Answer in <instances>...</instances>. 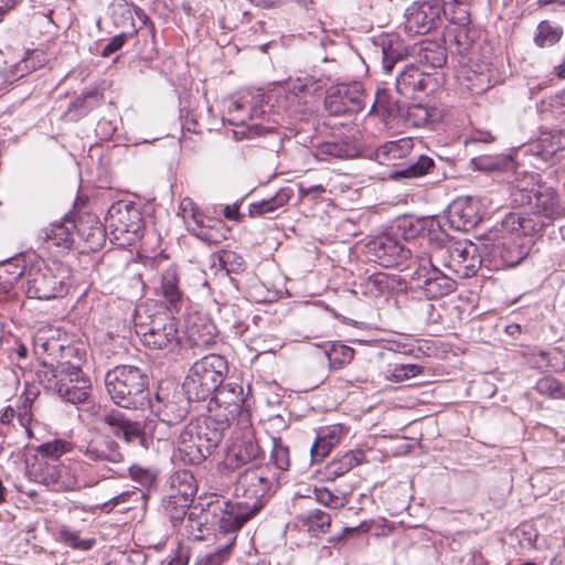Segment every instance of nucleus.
Wrapping results in <instances>:
<instances>
[{
    "instance_id": "obj_1",
    "label": "nucleus",
    "mask_w": 565,
    "mask_h": 565,
    "mask_svg": "<svg viewBox=\"0 0 565 565\" xmlns=\"http://www.w3.org/2000/svg\"><path fill=\"white\" fill-rule=\"evenodd\" d=\"M273 484L268 466L253 465L239 473L235 487V500L223 501L220 512H214L218 533H236L263 508L264 498Z\"/></svg>"
},
{
    "instance_id": "obj_2",
    "label": "nucleus",
    "mask_w": 565,
    "mask_h": 565,
    "mask_svg": "<svg viewBox=\"0 0 565 565\" xmlns=\"http://www.w3.org/2000/svg\"><path fill=\"white\" fill-rule=\"evenodd\" d=\"M67 451L70 444L61 439L39 445L33 461L28 467L30 478L55 492L81 488L75 465L61 460V456Z\"/></svg>"
},
{
    "instance_id": "obj_3",
    "label": "nucleus",
    "mask_w": 565,
    "mask_h": 565,
    "mask_svg": "<svg viewBox=\"0 0 565 565\" xmlns=\"http://www.w3.org/2000/svg\"><path fill=\"white\" fill-rule=\"evenodd\" d=\"M227 419L198 417L180 431L175 445L178 456L185 465H200L220 446L227 430Z\"/></svg>"
},
{
    "instance_id": "obj_4",
    "label": "nucleus",
    "mask_w": 565,
    "mask_h": 565,
    "mask_svg": "<svg viewBox=\"0 0 565 565\" xmlns=\"http://www.w3.org/2000/svg\"><path fill=\"white\" fill-rule=\"evenodd\" d=\"M525 213H509L503 222V227L518 235L532 236L543 233L557 218L565 215L558 193L553 188L539 185L532 203Z\"/></svg>"
},
{
    "instance_id": "obj_5",
    "label": "nucleus",
    "mask_w": 565,
    "mask_h": 565,
    "mask_svg": "<svg viewBox=\"0 0 565 565\" xmlns=\"http://www.w3.org/2000/svg\"><path fill=\"white\" fill-rule=\"evenodd\" d=\"M439 266L458 278L475 276L483 264L482 237L477 242L429 237L427 252Z\"/></svg>"
},
{
    "instance_id": "obj_6",
    "label": "nucleus",
    "mask_w": 565,
    "mask_h": 565,
    "mask_svg": "<svg viewBox=\"0 0 565 565\" xmlns=\"http://www.w3.org/2000/svg\"><path fill=\"white\" fill-rule=\"evenodd\" d=\"M105 386L120 408L141 409L149 403V377L134 365H117L105 374Z\"/></svg>"
},
{
    "instance_id": "obj_7",
    "label": "nucleus",
    "mask_w": 565,
    "mask_h": 565,
    "mask_svg": "<svg viewBox=\"0 0 565 565\" xmlns=\"http://www.w3.org/2000/svg\"><path fill=\"white\" fill-rule=\"evenodd\" d=\"M227 372V361L222 355L207 354L190 367L183 387L193 401H207L221 386Z\"/></svg>"
},
{
    "instance_id": "obj_8",
    "label": "nucleus",
    "mask_w": 565,
    "mask_h": 565,
    "mask_svg": "<svg viewBox=\"0 0 565 565\" xmlns=\"http://www.w3.org/2000/svg\"><path fill=\"white\" fill-rule=\"evenodd\" d=\"M135 332L141 343L152 350L178 345L179 330L174 319L166 311L149 315L138 308L135 315Z\"/></svg>"
},
{
    "instance_id": "obj_9",
    "label": "nucleus",
    "mask_w": 565,
    "mask_h": 565,
    "mask_svg": "<svg viewBox=\"0 0 565 565\" xmlns=\"http://www.w3.org/2000/svg\"><path fill=\"white\" fill-rule=\"evenodd\" d=\"M47 387L53 390L63 401L81 404L87 401L92 392V383L84 374L78 362H58L51 370Z\"/></svg>"
},
{
    "instance_id": "obj_10",
    "label": "nucleus",
    "mask_w": 565,
    "mask_h": 565,
    "mask_svg": "<svg viewBox=\"0 0 565 565\" xmlns=\"http://www.w3.org/2000/svg\"><path fill=\"white\" fill-rule=\"evenodd\" d=\"M483 264L493 270L515 267L521 264L530 253V246L520 243L512 236H484Z\"/></svg>"
},
{
    "instance_id": "obj_11",
    "label": "nucleus",
    "mask_w": 565,
    "mask_h": 565,
    "mask_svg": "<svg viewBox=\"0 0 565 565\" xmlns=\"http://www.w3.org/2000/svg\"><path fill=\"white\" fill-rule=\"evenodd\" d=\"M417 268L412 275V280L417 282L423 294L428 299H438L451 294L456 289L455 279L441 273L439 264L427 252L415 255Z\"/></svg>"
},
{
    "instance_id": "obj_12",
    "label": "nucleus",
    "mask_w": 565,
    "mask_h": 565,
    "mask_svg": "<svg viewBox=\"0 0 565 565\" xmlns=\"http://www.w3.org/2000/svg\"><path fill=\"white\" fill-rule=\"evenodd\" d=\"M191 401L193 398L189 397L183 386H174L172 390L160 386L154 399L149 398L147 406L162 424L174 426L185 419Z\"/></svg>"
},
{
    "instance_id": "obj_13",
    "label": "nucleus",
    "mask_w": 565,
    "mask_h": 565,
    "mask_svg": "<svg viewBox=\"0 0 565 565\" xmlns=\"http://www.w3.org/2000/svg\"><path fill=\"white\" fill-rule=\"evenodd\" d=\"M366 98L360 82L340 83L327 89L324 108L332 116L352 115L365 107Z\"/></svg>"
},
{
    "instance_id": "obj_14",
    "label": "nucleus",
    "mask_w": 565,
    "mask_h": 565,
    "mask_svg": "<svg viewBox=\"0 0 565 565\" xmlns=\"http://www.w3.org/2000/svg\"><path fill=\"white\" fill-rule=\"evenodd\" d=\"M210 416L214 418L227 419V428L230 423L236 417H247L246 401L243 386L236 383H227L218 386L209 398Z\"/></svg>"
},
{
    "instance_id": "obj_15",
    "label": "nucleus",
    "mask_w": 565,
    "mask_h": 565,
    "mask_svg": "<svg viewBox=\"0 0 565 565\" xmlns=\"http://www.w3.org/2000/svg\"><path fill=\"white\" fill-rule=\"evenodd\" d=\"M106 224L115 239L131 244L142 236L143 221L135 205L122 202L113 204L108 210Z\"/></svg>"
},
{
    "instance_id": "obj_16",
    "label": "nucleus",
    "mask_w": 565,
    "mask_h": 565,
    "mask_svg": "<svg viewBox=\"0 0 565 565\" xmlns=\"http://www.w3.org/2000/svg\"><path fill=\"white\" fill-rule=\"evenodd\" d=\"M64 292L66 286L62 277H58L44 260L31 265L26 274V294L30 298L49 300Z\"/></svg>"
},
{
    "instance_id": "obj_17",
    "label": "nucleus",
    "mask_w": 565,
    "mask_h": 565,
    "mask_svg": "<svg viewBox=\"0 0 565 565\" xmlns=\"http://www.w3.org/2000/svg\"><path fill=\"white\" fill-rule=\"evenodd\" d=\"M188 231L209 244H218L227 238L230 228L221 218L209 217L194 209L192 201L181 204Z\"/></svg>"
},
{
    "instance_id": "obj_18",
    "label": "nucleus",
    "mask_w": 565,
    "mask_h": 565,
    "mask_svg": "<svg viewBox=\"0 0 565 565\" xmlns=\"http://www.w3.org/2000/svg\"><path fill=\"white\" fill-rule=\"evenodd\" d=\"M367 257L383 267L403 264L412 256V249L392 235H383L365 245Z\"/></svg>"
},
{
    "instance_id": "obj_19",
    "label": "nucleus",
    "mask_w": 565,
    "mask_h": 565,
    "mask_svg": "<svg viewBox=\"0 0 565 565\" xmlns=\"http://www.w3.org/2000/svg\"><path fill=\"white\" fill-rule=\"evenodd\" d=\"M444 12L440 2L422 1L411 6L405 14L404 29L411 35L426 34L437 28Z\"/></svg>"
},
{
    "instance_id": "obj_20",
    "label": "nucleus",
    "mask_w": 565,
    "mask_h": 565,
    "mask_svg": "<svg viewBox=\"0 0 565 565\" xmlns=\"http://www.w3.org/2000/svg\"><path fill=\"white\" fill-rule=\"evenodd\" d=\"M102 423L107 426L114 436L125 443L139 441L143 445L145 431L141 423L131 419L124 412L117 408L106 409L102 415Z\"/></svg>"
},
{
    "instance_id": "obj_21",
    "label": "nucleus",
    "mask_w": 565,
    "mask_h": 565,
    "mask_svg": "<svg viewBox=\"0 0 565 565\" xmlns=\"http://www.w3.org/2000/svg\"><path fill=\"white\" fill-rule=\"evenodd\" d=\"M263 454L262 448L252 431H246L230 447L223 461V469L230 472L256 460Z\"/></svg>"
},
{
    "instance_id": "obj_22",
    "label": "nucleus",
    "mask_w": 565,
    "mask_h": 565,
    "mask_svg": "<svg viewBox=\"0 0 565 565\" xmlns=\"http://www.w3.org/2000/svg\"><path fill=\"white\" fill-rule=\"evenodd\" d=\"M446 218L451 228L470 231L481 221L480 203L472 198L457 199L449 204Z\"/></svg>"
},
{
    "instance_id": "obj_23",
    "label": "nucleus",
    "mask_w": 565,
    "mask_h": 565,
    "mask_svg": "<svg viewBox=\"0 0 565 565\" xmlns=\"http://www.w3.org/2000/svg\"><path fill=\"white\" fill-rule=\"evenodd\" d=\"M75 217L66 214L61 221L50 224L41 231V237L49 247H56L60 252L70 250L74 244Z\"/></svg>"
},
{
    "instance_id": "obj_24",
    "label": "nucleus",
    "mask_w": 565,
    "mask_h": 565,
    "mask_svg": "<svg viewBox=\"0 0 565 565\" xmlns=\"http://www.w3.org/2000/svg\"><path fill=\"white\" fill-rule=\"evenodd\" d=\"M510 171H512V178L509 181L512 203L515 206H524L527 203H532L537 189L535 186L539 174L527 172L526 170H519L515 166Z\"/></svg>"
},
{
    "instance_id": "obj_25",
    "label": "nucleus",
    "mask_w": 565,
    "mask_h": 565,
    "mask_svg": "<svg viewBox=\"0 0 565 565\" xmlns=\"http://www.w3.org/2000/svg\"><path fill=\"white\" fill-rule=\"evenodd\" d=\"M444 110L435 106L413 104L404 106L399 119L416 128H434L444 119Z\"/></svg>"
},
{
    "instance_id": "obj_26",
    "label": "nucleus",
    "mask_w": 565,
    "mask_h": 565,
    "mask_svg": "<svg viewBox=\"0 0 565 565\" xmlns=\"http://www.w3.org/2000/svg\"><path fill=\"white\" fill-rule=\"evenodd\" d=\"M217 333L214 322L205 316L195 315L188 320L186 334L193 348L211 347L216 342Z\"/></svg>"
},
{
    "instance_id": "obj_27",
    "label": "nucleus",
    "mask_w": 565,
    "mask_h": 565,
    "mask_svg": "<svg viewBox=\"0 0 565 565\" xmlns=\"http://www.w3.org/2000/svg\"><path fill=\"white\" fill-rule=\"evenodd\" d=\"M84 454L93 461H108L113 463L124 461V455L120 451L118 443L108 436L90 440Z\"/></svg>"
},
{
    "instance_id": "obj_28",
    "label": "nucleus",
    "mask_w": 565,
    "mask_h": 565,
    "mask_svg": "<svg viewBox=\"0 0 565 565\" xmlns=\"http://www.w3.org/2000/svg\"><path fill=\"white\" fill-rule=\"evenodd\" d=\"M412 138H402L395 141H387L379 146L371 154V159L380 164L396 166V161L406 158L413 149Z\"/></svg>"
},
{
    "instance_id": "obj_29",
    "label": "nucleus",
    "mask_w": 565,
    "mask_h": 565,
    "mask_svg": "<svg viewBox=\"0 0 565 565\" xmlns=\"http://www.w3.org/2000/svg\"><path fill=\"white\" fill-rule=\"evenodd\" d=\"M195 493L196 482L191 471L178 470L169 477L164 495L192 502Z\"/></svg>"
},
{
    "instance_id": "obj_30",
    "label": "nucleus",
    "mask_w": 565,
    "mask_h": 565,
    "mask_svg": "<svg viewBox=\"0 0 565 565\" xmlns=\"http://www.w3.org/2000/svg\"><path fill=\"white\" fill-rule=\"evenodd\" d=\"M460 10L462 11V15L458 18L459 25L448 32L447 41L452 53L467 55L473 47L475 38L466 25V23L469 22L467 9Z\"/></svg>"
},
{
    "instance_id": "obj_31",
    "label": "nucleus",
    "mask_w": 565,
    "mask_h": 565,
    "mask_svg": "<svg viewBox=\"0 0 565 565\" xmlns=\"http://www.w3.org/2000/svg\"><path fill=\"white\" fill-rule=\"evenodd\" d=\"M77 235L89 244L90 248H97L104 241V228L98 217L94 214L78 215L75 218Z\"/></svg>"
},
{
    "instance_id": "obj_32",
    "label": "nucleus",
    "mask_w": 565,
    "mask_h": 565,
    "mask_svg": "<svg viewBox=\"0 0 565 565\" xmlns=\"http://www.w3.org/2000/svg\"><path fill=\"white\" fill-rule=\"evenodd\" d=\"M395 87L399 95L412 96L415 92L426 89L427 78L418 67L407 65L396 77Z\"/></svg>"
},
{
    "instance_id": "obj_33",
    "label": "nucleus",
    "mask_w": 565,
    "mask_h": 565,
    "mask_svg": "<svg viewBox=\"0 0 565 565\" xmlns=\"http://www.w3.org/2000/svg\"><path fill=\"white\" fill-rule=\"evenodd\" d=\"M359 153L358 148L350 141H326L317 146L315 156L320 161L331 159H352Z\"/></svg>"
},
{
    "instance_id": "obj_34",
    "label": "nucleus",
    "mask_w": 565,
    "mask_h": 565,
    "mask_svg": "<svg viewBox=\"0 0 565 565\" xmlns=\"http://www.w3.org/2000/svg\"><path fill=\"white\" fill-rule=\"evenodd\" d=\"M292 195V189L288 186L281 188L274 196L250 203L248 209L249 215L253 217L268 216L271 218V214H274L278 209L284 207Z\"/></svg>"
},
{
    "instance_id": "obj_35",
    "label": "nucleus",
    "mask_w": 565,
    "mask_h": 565,
    "mask_svg": "<svg viewBox=\"0 0 565 565\" xmlns=\"http://www.w3.org/2000/svg\"><path fill=\"white\" fill-rule=\"evenodd\" d=\"M25 265L21 258H11L0 264V294H8L22 277Z\"/></svg>"
},
{
    "instance_id": "obj_36",
    "label": "nucleus",
    "mask_w": 565,
    "mask_h": 565,
    "mask_svg": "<svg viewBox=\"0 0 565 565\" xmlns=\"http://www.w3.org/2000/svg\"><path fill=\"white\" fill-rule=\"evenodd\" d=\"M563 28L550 20L541 21L534 32L533 42L537 47L545 49L557 44L563 38Z\"/></svg>"
},
{
    "instance_id": "obj_37",
    "label": "nucleus",
    "mask_w": 565,
    "mask_h": 565,
    "mask_svg": "<svg viewBox=\"0 0 565 565\" xmlns=\"http://www.w3.org/2000/svg\"><path fill=\"white\" fill-rule=\"evenodd\" d=\"M403 108L404 106L395 100L386 89H377L370 114H382L385 119L399 118Z\"/></svg>"
},
{
    "instance_id": "obj_38",
    "label": "nucleus",
    "mask_w": 565,
    "mask_h": 565,
    "mask_svg": "<svg viewBox=\"0 0 565 565\" xmlns=\"http://www.w3.org/2000/svg\"><path fill=\"white\" fill-rule=\"evenodd\" d=\"M364 457L365 455L362 450L348 451L327 465V473L334 478L341 477L359 466L364 460Z\"/></svg>"
},
{
    "instance_id": "obj_39",
    "label": "nucleus",
    "mask_w": 565,
    "mask_h": 565,
    "mask_svg": "<svg viewBox=\"0 0 565 565\" xmlns=\"http://www.w3.org/2000/svg\"><path fill=\"white\" fill-rule=\"evenodd\" d=\"M435 162L434 160L425 154H420L416 160H408L404 168L394 170L392 172V178L401 179V178H419L428 174L431 169H434Z\"/></svg>"
},
{
    "instance_id": "obj_40",
    "label": "nucleus",
    "mask_w": 565,
    "mask_h": 565,
    "mask_svg": "<svg viewBox=\"0 0 565 565\" xmlns=\"http://www.w3.org/2000/svg\"><path fill=\"white\" fill-rule=\"evenodd\" d=\"M160 292L170 308L175 309L181 301L182 292L179 289V279L175 269L168 268L161 277Z\"/></svg>"
},
{
    "instance_id": "obj_41",
    "label": "nucleus",
    "mask_w": 565,
    "mask_h": 565,
    "mask_svg": "<svg viewBox=\"0 0 565 565\" xmlns=\"http://www.w3.org/2000/svg\"><path fill=\"white\" fill-rule=\"evenodd\" d=\"M514 163L513 159L507 156H480L471 160V164L476 170L486 172H509L511 169H514Z\"/></svg>"
},
{
    "instance_id": "obj_42",
    "label": "nucleus",
    "mask_w": 565,
    "mask_h": 565,
    "mask_svg": "<svg viewBox=\"0 0 565 565\" xmlns=\"http://www.w3.org/2000/svg\"><path fill=\"white\" fill-rule=\"evenodd\" d=\"M308 531L318 536L320 533H327L331 526V515L320 509L310 510L299 516Z\"/></svg>"
},
{
    "instance_id": "obj_43",
    "label": "nucleus",
    "mask_w": 565,
    "mask_h": 565,
    "mask_svg": "<svg viewBox=\"0 0 565 565\" xmlns=\"http://www.w3.org/2000/svg\"><path fill=\"white\" fill-rule=\"evenodd\" d=\"M383 68L390 73L397 62L404 61L408 56V50L399 40H388L383 43Z\"/></svg>"
},
{
    "instance_id": "obj_44",
    "label": "nucleus",
    "mask_w": 565,
    "mask_h": 565,
    "mask_svg": "<svg viewBox=\"0 0 565 565\" xmlns=\"http://www.w3.org/2000/svg\"><path fill=\"white\" fill-rule=\"evenodd\" d=\"M324 354L331 369L339 370L349 364L354 356V350L342 343H330L324 349Z\"/></svg>"
},
{
    "instance_id": "obj_45",
    "label": "nucleus",
    "mask_w": 565,
    "mask_h": 565,
    "mask_svg": "<svg viewBox=\"0 0 565 565\" xmlns=\"http://www.w3.org/2000/svg\"><path fill=\"white\" fill-rule=\"evenodd\" d=\"M190 504L191 501L182 499H170L167 495H163L161 502L164 514L170 519L174 526L184 520Z\"/></svg>"
},
{
    "instance_id": "obj_46",
    "label": "nucleus",
    "mask_w": 565,
    "mask_h": 565,
    "mask_svg": "<svg viewBox=\"0 0 565 565\" xmlns=\"http://www.w3.org/2000/svg\"><path fill=\"white\" fill-rule=\"evenodd\" d=\"M230 537L224 545L217 547L215 551L207 553L195 562V565H223L232 553V546L236 541L235 533H228Z\"/></svg>"
},
{
    "instance_id": "obj_47",
    "label": "nucleus",
    "mask_w": 565,
    "mask_h": 565,
    "mask_svg": "<svg viewBox=\"0 0 565 565\" xmlns=\"http://www.w3.org/2000/svg\"><path fill=\"white\" fill-rule=\"evenodd\" d=\"M420 61L431 67H441L447 60L445 49L437 43L423 44L419 52Z\"/></svg>"
},
{
    "instance_id": "obj_48",
    "label": "nucleus",
    "mask_w": 565,
    "mask_h": 565,
    "mask_svg": "<svg viewBox=\"0 0 565 565\" xmlns=\"http://www.w3.org/2000/svg\"><path fill=\"white\" fill-rule=\"evenodd\" d=\"M273 448L270 460L275 467L281 471H286L290 467L289 447L285 445L279 437H273Z\"/></svg>"
},
{
    "instance_id": "obj_49",
    "label": "nucleus",
    "mask_w": 565,
    "mask_h": 565,
    "mask_svg": "<svg viewBox=\"0 0 565 565\" xmlns=\"http://www.w3.org/2000/svg\"><path fill=\"white\" fill-rule=\"evenodd\" d=\"M534 390L541 394L552 398H565V384H562L552 376L540 379Z\"/></svg>"
},
{
    "instance_id": "obj_50",
    "label": "nucleus",
    "mask_w": 565,
    "mask_h": 565,
    "mask_svg": "<svg viewBox=\"0 0 565 565\" xmlns=\"http://www.w3.org/2000/svg\"><path fill=\"white\" fill-rule=\"evenodd\" d=\"M217 260L220 267L226 274H237L244 270L245 262L244 258L233 250H222L217 254Z\"/></svg>"
},
{
    "instance_id": "obj_51",
    "label": "nucleus",
    "mask_w": 565,
    "mask_h": 565,
    "mask_svg": "<svg viewBox=\"0 0 565 565\" xmlns=\"http://www.w3.org/2000/svg\"><path fill=\"white\" fill-rule=\"evenodd\" d=\"M313 494H315V499L319 503H321L328 508L341 509L348 503V500L345 498L335 495L333 492H331L327 488H315Z\"/></svg>"
},
{
    "instance_id": "obj_52",
    "label": "nucleus",
    "mask_w": 565,
    "mask_h": 565,
    "mask_svg": "<svg viewBox=\"0 0 565 565\" xmlns=\"http://www.w3.org/2000/svg\"><path fill=\"white\" fill-rule=\"evenodd\" d=\"M60 539L68 546L73 548H79L83 551H87L92 548L94 541L92 540H81L78 534L74 531H71L67 527H63L60 530Z\"/></svg>"
},
{
    "instance_id": "obj_53",
    "label": "nucleus",
    "mask_w": 565,
    "mask_h": 565,
    "mask_svg": "<svg viewBox=\"0 0 565 565\" xmlns=\"http://www.w3.org/2000/svg\"><path fill=\"white\" fill-rule=\"evenodd\" d=\"M32 72H34V66L26 65L21 60L18 63L11 65L10 68L4 70L2 76L7 83L12 84L13 82L24 77Z\"/></svg>"
},
{
    "instance_id": "obj_54",
    "label": "nucleus",
    "mask_w": 565,
    "mask_h": 565,
    "mask_svg": "<svg viewBox=\"0 0 565 565\" xmlns=\"http://www.w3.org/2000/svg\"><path fill=\"white\" fill-rule=\"evenodd\" d=\"M423 366L417 364H396L392 376L396 382H403L423 373Z\"/></svg>"
},
{
    "instance_id": "obj_55",
    "label": "nucleus",
    "mask_w": 565,
    "mask_h": 565,
    "mask_svg": "<svg viewBox=\"0 0 565 565\" xmlns=\"http://www.w3.org/2000/svg\"><path fill=\"white\" fill-rule=\"evenodd\" d=\"M334 446L331 445V441L326 440L319 434L310 447V455L312 462H319L323 458H326Z\"/></svg>"
},
{
    "instance_id": "obj_56",
    "label": "nucleus",
    "mask_w": 565,
    "mask_h": 565,
    "mask_svg": "<svg viewBox=\"0 0 565 565\" xmlns=\"http://www.w3.org/2000/svg\"><path fill=\"white\" fill-rule=\"evenodd\" d=\"M546 359L548 366L555 371L561 372L565 370V354L558 349H553L543 354Z\"/></svg>"
},
{
    "instance_id": "obj_57",
    "label": "nucleus",
    "mask_w": 565,
    "mask_h": 565,
    "mask_svg": "<svg viewBox=\"0 0 565 565\" xmlns=\"http://www.w3.org/2000/svg\"><path fill=\"white\" fill-rule=\"evenodd\" d=\"M127 41V34L120 33L115 35L100 51L103 57H108L115 52L119 51Z\"/></svg>"
},
{
    "instance_id": "obj_58",
    "label": "nucleus",
    "mask_w": 565,
    "mask_h": 565,
    "mask_svg": "<svg viewBox=\"0 0 565 565\" xmlns=\"http://www.w3.org/2000/svg\"><path fill=\"white\" fill-rule=\"evenodd\" d=\"M553 139L555 136L551 137H542L537 147L541 148V154L546 159L547 157H553L562 149L561 145H554Z\"/></svg>"
},
{
    "instance_id": "obj_59",
    "label": "nucleus",
    "mask_w": 565,
    "mask_h": 565,
    "mask_svg": "<svg viewBox=\"0 0 565 565\" xmlns=\"http://www.w3.org/2000/svg\"><path fill=\"white\" fill-rule=\"evenodd\" d=\"M188 531L189 533H191L192 535H194L198 540H202L204 534H203V523L201 521H198L195 519V513L194 511H190L189 514H188Z\"/></svg>"
},
{
    "instance_id": "obj_60",
    "label": "nucleus",
    "mask_w": 565,
    "mask_h": 565,
    "mask_svg": "<svg viewBox=\"0 0 565 565\" xmlns=\"http://www.w3.org/2000/svg\"><path fill=\"white\" fill-rule=\"evenodd\" d=\"M17 419L19 424L25 429L28 435H31L30 423L32 420V414L30 406L28 405V399L24 401L23 407L17 414Z\"/></svg>"
},
{
    "instance_id": "obj_61",
    "label": "nucleus",
    "mask_w": 565,
    "mask_h": 565,
    "mask_svg": "<svg viewBox=\"0 0 565 565\" xmlns=\"http://www.w3.org/2000/svg\"><path fill=\"white\" fill-rule=\"evenodd\" d=\"M23 63L26 65L34 66V71L40 68L45 63V56L41 51H32L28 52L26 55L22 58Z\"/></svg>"
},
{
    "instance_id": "obj_62",
    "label": "nucleus",
    "mask_w": 565,
    "mask_h": 565,
    "mask_svg": "<svg viewBox=\"0 0 565 565\" xmlns=\"http://www.w3.org/2000/svg\"><path fill=\"white\" fill-rule=\"evenodd\" d=\"M134 478L138 480L143 486L151 487L157 481V476L150 470L147 469H137L134 471Z\"/></svg>"
},
{
    "instance_id": "obj_63",
    "label": "nucleus",
    "mask_w": 565,
    "mask_h": 565,
    "mask_svg": "<svg viewBox=\"0 0 565 565\" xmlns=\"http://www.w3.org/2000/svg\"><path fill=\"white\" fill-rule=\"evenodd\" d=\"M319 435L323 437L326 440L331 441V445L335 446L340 440L341 429L338 426H333L324 430H321Z\"/></svg>"
},
{
    "instance_id": "obj_64",
    "label": "nucleus",
    "mask_w": 565,
    "mask_h": 565,
    "mask_svg": "<svg viewBox=\"0 0 565 565\" xmlns=\"http://www.w3.org/2000/svg\"><path fill=\"white\" fill-rule=\"evenodd\" d=\"M359 530H363L364 532H366L370 530V525L366 522H362L361 524H359L358 526H354V527H343L342 534L331 536L329 539V543L335 544V543L340 542L345 534H351Z\"/></svg>"
}]
</instances>
